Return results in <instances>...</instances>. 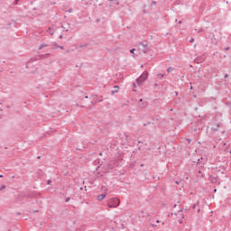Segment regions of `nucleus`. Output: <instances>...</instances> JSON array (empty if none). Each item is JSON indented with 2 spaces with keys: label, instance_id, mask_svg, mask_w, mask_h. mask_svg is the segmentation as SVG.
<instances>
[{
  "label": "nucleus",
  "instance_id": "nucleus-1",
  "mask_svg": "<svg viewBox=\"0 0 231 231\" xmlns=\"http://www.w3.org/2000/svg\"><path fill=\"white\" fill-rule=\"evenodd\" d=\"M120 205V200L117 198H114L108 202L109 208H116Z\"/></svg>",
  "mask_w": 231,
  "mask_h": 231
},
{
  "label": "nucleus",
  "instance_id": "nucleus-2",
  "mask_svg": "<svg viewBox=\"0 0 231 231\" xmlns=\"http://www.w3.org/2000/svg\"><path fill=\"white\" fill-rule=\"evenodd\" d=\"M148 78V72H143L141 77L137 79V82L139 83H142L143 81L146 80V79Z\"/></svg>",
  "mask_w": 231,
  "mask_h": 231
},
{
  "label": "nucleus",
  "instance_id": "nucleus-3",
  "mask_svg": "<svg viewBox=\"0 0 231 231\" xmlns=\"http://www.w3.org/2000/svg\"><path fill=\"white\" fill-rule=\"evenodd\" d=\"M106 193H103V194L97 195V199L98 201H102L106 198Z\"/></svg>",
  "mask_w": 231,
  "mask_h": 231
},
{
  "label": "nucleus",
  "instance_id": "nucleus-4",
  "mask_svg": "<svg viewBox=\"0 0 231 231\" xmlns=\"http://www.w3.org/2000/svg\"><path fill=\"white\" fill-rule=\"evenodd\" d=\"M139 51L143 52V53H146L147 52V47L145 45H141L139 47Z\"/></svg>",
  "mask_w": 231,
  "mask_h": 231
},
{
  "label": "nucleus",
  "instance_id": "nucleus-5",
  "mask_svg": "<svg viewBox=\"0 0 231 231\" xmlns=\"http://www.w3.org/2000/svg\"><path fill=\"white\" fill-rule=\"evenodd\" d=\"M48 33L51 36L54 34V31L52 30V28L48 29Z\"/></svg>",
  "mask_w": 231,
  "mask_h": 231
},
{
  "label": "nucleus",
  "instance_id": "nucleus-6",
  "mask_svg": "<svg viewBox=\"0 0 231 231\" xmlns=\"http://www.w3.org/2000/svg\"><path fill=\"white\" fill-rule=\"evenodd\" d=\"M172 70H173V69L171 67H170V68H168L167 72L171 73Z\"/></svg>",
  "mask_w": 231,
  "mask_h": 231
},
{
  "label": "nucleus",
  "instance_id": "nucleus-7",
  "mask_svg": "<svg viewBox=\"0 0 231 231\" xmlns=\"http://www.w3.org/2000/svg\"><path fill=\"white\" fill-rule=\"evenodd\" d=\"M134 51H135V49H132V50L130 51V52H131L132 54H134Z\"/></svg>",
  "mask_w": 231,
  "mask_h": 231
},
{
  "label": "nucleus",
  "instance_id": "nucleus-8",
  "mask_svg": "<svg viewBox=\"0 0 231 231\" xmlns=\"http://www.w3.org/2000/svg\"><path fill=\"white\" fill-rule=\"evenodd\" d=\"M5 189V185H2L1 186V190Z\"/></svg>",
  "mask_w": 231,
  "mask_h": 231
},
{
  "label": "nucleus",
  "instance_id": "nucleus-9",
  "mask_svg": "<svg viewBox=\"0 0 231 231\" xmlns=\"http://www.w3.org/2000/svg\"><path fill=\"white\" fill-rule=\"evenodd\" d=\"M48 184L51 185V180L48 181Z\"/></svg>",
  "mask_w": 231,
  "mask_h": 231
},
{
  "label": "nucleus",
  "instance_id": "nucleus-10",
  "mask_svg": "<svg viewBox=\"0 0 231 231\" xmlns=\"http://www.w3.org/2000/svg\"><path fill=\"white\" fill-rule=\"evenodd\" d=\"M194 42V40L192 39L191 41H190V42Z\"/></svg>",
  "mask_w": 231,
  "mask_h": 231
},
{
  "label": "nucleus",
  "instance_id": "nucleus-11",
  "mask_svg": "<svg viewBox=\"0 0 231 231\" xmlns=\"http://www.w3.org/2000/svg\"><path fill=\"white\" fill-rule=\"evenodd\" d=\"M214 192H217V189H215Z\"/></svg>",
  "mask_w": 231,
  "mask_h": 231
}]
</instances>
